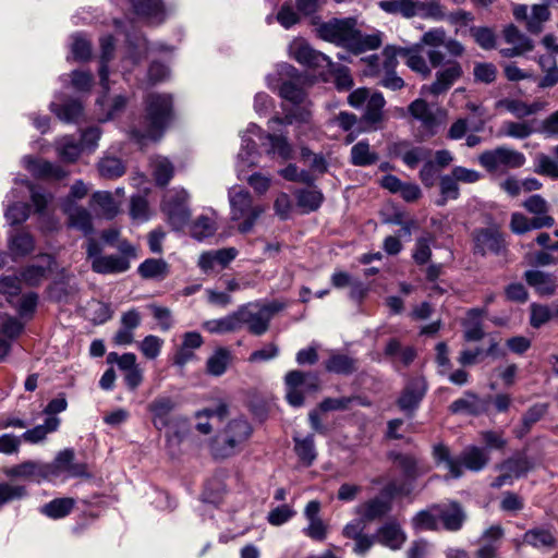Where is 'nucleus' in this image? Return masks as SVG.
Returning a JSON list of instances; mask_svg holds the SVG:
<instances>
[{"label": "nucleus", "instance_id": "56", "mask_svg": "<svg viewBox=\"0 0 558 558\" xmlns=\"http://www.w3.org/2000/svg\"><path fill=\"white\" fill-rule=\"evenodd\" d=\"M524 543L538 549H553L556 543L554 535L545 529H532L525 532Z\"/></svg>", "mask_w": 558, "mask_h": 558}, {"label": "nucleus", "instance_id": "1", "mask_svg": "<svg viewBox=\"0 0 558 558\" xmlns=\"http://www.w3.org/2000/svg\"><path fill=\"white\" fill-rule=\"evenodd\" d=\"M278 77L267 76V86L277 90L279 96L290 102L292 108L286 109L283 117H274L268 121V126L272 124L291 125L294 123L308 124L312 118V102L303 88V77L299 71L289 63H281L277 68Z\"/></svg>", "mask_w": 558, "mask_h": 558}, {"label": "nucleus", "instance_id": "29", "mask_svg": "<svg viewBox=\"0 0 558 558\" xmlns=\"http://www.w3.org/2000/svg\"><path fill=\"white\" fill-rule=\"evenodd\" d=\"M133 13L150 23H161L166 19L162 0H131Z\"/></svg>", "mask_w": 558, "mask_h": 558}, {"label": "nucleus", "instance_id": "58", "mask_svg": "<svg viewBox=\"0 0 558 558\" xmlns=\"http://www.w3.org/2000/svg\"><path fill=\"white\" fill-rule=\"evenodd\" d=\"M295 195L298 206L303 208L306 213L317 210L324 201L323 193L317 189L299 190Z\"/></svg>", "mask_w": 558, "mask_h": 558}, {"label": "nucleus", "instance_id": "55", "mask_svg": "<svg viewBox=\"0 0 558 558\" xmlns=\"http://www.w3.org/2000/svg\"><path fill=\"white\" fill-rule=\"evenodd\" d=\"M51 111L63 122H77L83 113V106L78 100H70L63 105L50 104Z\"/></svg>", "mask_w": 558, "mask_h": 558}, {"label": "nucleus", "instance_id": "45", "mask_svg": "<svg viewBox=\"0 0 558 558\" xmlns=\"http://www.w3.org/2000/svg\"><path fill=\"white\" fill-rule=\"evenodd\" d=\"M202 327L209 333L217 335L235 332L240 330V325L238 324L235 311L229 313L228 315L221 318L206 320L203 323Z\"/></svg>", "mask_w": 558, "mask_h": 558}, {"label": "nucleus", "instance_id": "64", "mask_svg": "<svg viewBox=\"0 0 558 558\" xmlns=\"http://www.w3.org/2000/svg\"><path fill=\"white\" fill-rule=\"evenodd\" d=\"M57 151L63 161L74 162L82 153V145L66 136L58 142Z\"/></svg>", "mask_w": 558, "mask_h": 558}, {"label": "nucleus", "instance_id": "25", "mask_svg": "<svg viewBox=\"0 0 558 558\" xmlns=\"http://www.w3.org/2000/svg\"><path fill=\"white\" fill-rule=\"evenodd\" d=\"M22 162L36 178L61 180L68 175V172L61 166L47 160L24 156Z\"/></svg>", "mask_w": 558, "mask_h": 558}, {"label": "nucleus", "instance_id": "19", "mask_svg": "<svg viewBox=\"0 0 558 558\" xmlns=\"http://www.w3.org/2000/svg\"><path fill=\"white\" fill-rule=\"evenodd\" d=\"M292 57L301 64L313 69L333 66L331 59L325 53L315 50L304 41H296L291 46Z\"/></svg>", "mask_w": 558, "mask_h": 558}, {"label": "nucleus", "instance_id": "39", "mask_svg": "<svg viewBox=\"0 0 558 558\" xmlns=\"http://www.w3.org/2000/svg\"><path fill=\"white\" fill-rule=\"evenodd\" d=\"M231 361L232 353L229 349L223 347L217 348L206 362V372L215 377L222 376Z\"/></svg>", "mask_w": 558, "mask_h": 558}, {"label": "nucleus", "instance_id": "59", "mask_svg": "<svg viewBox=\"0 0 558 558\" xmlns=\"http://www.w3.org/2000/svg\"><path fill=\"white\" fill-rule=\"evenodd\" d=\"M504 38L507 44L520 48L524 52H530L534 49L533 40L520 32L513 24L508 25L504 29Z\"/></svg>", "mask_w": 558, "mask_h": 558}, {"label": "nucleus", "instance_id": "27", "mask_svg": "<svg viewBox=\"0 0 558 558\" xmlns=\"http://www.w3.org/2000/svg\"><path fill=\"white\" fill-rule=\"evenodd\" d=\"M376 541L391 550L400 549L407 541V534L395 521H388L376 531Z\"/></svg>", "mask_w": 558, "mask_h": 558}, {"label": "nucleus", "instance_id": "23", "mask_svg": "<svg viewBox=\"0 0 558 558\" xmlns=\"http://www.w3.org/2000/svg\"><path fill=\"white\" fill-rule=\"evenodd\" d=\"M462 75V68L457 61H448L447 66L436 73V80L428 86H423L434 96L446 93Z\"/></svg>", "mask_w": 558, "mask_h": 558}, {"label": "nucleus", "instance_id": "44", "mask_svg": "<svg viewBox=\"0 0 558 558\" xmlns=\"http://www.w3.org/2000/svg\"><path fill=\"white\" fill-rule=\"evenodd\" d=\"M247 134H251L245 131V133L241 136V149L238 154V170H239V177H241V172L245 167H254L256 166V155H257V146L254 140L247 136Z\"/></svg>", "mask_w": 558, "mask_h": 558}, {"label": "nucleus", "instance_id": "63", "mask_svg": "<svg viewBox=\"0 0 558 558\" xmlns=\"http://www.w3.org/2000/svg\"><path fill=\"white\" fill-rule=\"evenodd\" d=\"M439 189L441 198L436 202L438 206H444L448 199H457L460 195L458 181L451 173L440 178Z\"/></svg>", "mask_w": 558, "mask_h": 558}, {"label": "nucleus", "instance_id": "14", "mask_svg": "<svg viewBox=\"0 0 558 558\" xmlns=\"http://www.w3.org/2000/svg\"><path fill=\"white\" fill-rule=\"evenodd\" d=\"M428 386L424 377L408 379L397 400L398 408L408 416H412L423 401Z\"/></svg>", "mask_w": 558, "mask_h": 558}, {"label": "nucleus", "instance_id": "2", "mask_svg": "<svg viewBox=\"0 0 558 558\" xmlns=\"http://www.w3.org/2000/svg\"><path fill=\"white\" fill-rule=\"evenodd\" d=\"M319 37L343 47L354 54L377 49L381 45V33L363 34L356 28L354 19H333L318 27Z\"/></svg>", "mask_w": 558, "mask_h": 558}, {"label": "nucleus", "instance_id": "31", "mask_svg": "<svg viewBox=\"0 0 558 558\" xmlns=\"http://www.w3.org/2000/svg\"><path fill=\"white\" fill-rule=\"evenodd\" d=\"M131 264L126 257H120L119 255H102L97 257L96 260L92 262V270L100 275H114L122 274L130 269Z\"/></svg>", "mask_w": 558, "mask_h": 558}, {"label": "nucleus", "instance_id": "21", "mask_svg": "<svg viewBox=\"0 0 558 558\" xmlns=\"http://www.w3.org/2000/svg\"><path fill=\"white\" fill-rule=\"evenodd\" d=\"M61 208L68 217V226L70 228L81 231L84 235L93 233L92 215L86 208L77 206L71 199H63Z\"/></svg>", "mask_w": 558, "mask_h": 558}, {"label": "nucleus", "instance_id": "57", "mask_svg": "<svg viewBox=\"0 0 558 558\" xmlns=\"http://www.w3.org/2000/svg\"><path fill=\"white\" fill-rule=\"evenodd\" d=\"M108 92H109V89L105 90L102 88V95H100L97 98V105L101 108L102 111L106 112V117H105L104 121L113 119L119 113H121L124 110L126 102H128V99L125 96L118 95L111 100L110 104H108V99H107Z\"/></svg>", "mask_w": 558, "mask_h": 558}, {"label": "nucleus", "instance_id": "40", "mask_svg": "<svg viewBox=\"0 0 558 558\" xmlns=\"http://www.w3.org/2000/svg\"><path fill=\"white\" fill-rule=\"evenodd\" d=\"M378 154L371 149L369 143L365 140L354 144L350 151V162L356 167H368L376 163Z\"/></svg>", "mask_w": 558, "mask_h": 558}, {"label": "nucleus", "instance_id": "43", "mask_svg": "<svg viewBox=\"0 0 558 558\" xmlns=\"http://www.w3.org/2000/svg\"><path fill=\"white\" fill-rule=\"evenodd\" d=\"M544 75L538 78L537 86L539 88H549L558 84V66L554 56H539L536 59Z\"/></svg>", "mask_w": 558, "mask_h": 558}, {"label": "nucleus", "instance_id": "3", "mask_svg": "<svg viewBox=\"0 0 558 558\" xmlns=\"http://www.w3.org/2000/svg\"><path fill=\"white\" fill-rule=\"evenodd\" d=\"M172 96L169 94H149L145 98V128L132 130V136L138 143L143 140L158 141L172 118Z\"/></svg>", "mask_w": 558, "mask_h": 558}, {"label": "nucleus", "instance_id": "18", "mask_svg": "<svg viewBox=\"0 0 558 558\" xmlns=\"http://www.w3.org/2000/svg\"><path fill=\"white\" fill-rule=\"evenodd\" d=\"M389 154L401 158L407 167L414 169L420 162L430 158L432 150L424 146H412L408 141H400L389 145Z\"/></svg>", "mask_w": 558, "mask_h": 558}, {"label": "nucleus", "instance_id": "60", "mask_svg": "<svg viewBox=\"0 0 558 558\" xmlns=\"http://www.w3.org/2000/svg\"><path fill=\"white\" fill-rule=\"evenodd\" d=\"M99 174L109 180L118 179L125 172V167L121 159L116 157H104L98 165Z\"/></svg>", "mask_w": 558, "mask_h": 558}, {"label": "nucleus", "instance_id": "46", "mask_svg": "<svg viewBox=\"0 0 558 558\" xmlns=\"http://www.w3.org/2000/svg\"><path fill=\"white\" fill-rule=\"evenodd\" d=\"M496 107L505 108L507 111L511 112L517 118L521 119L539 111L542 109V104H526L518 99L504 98L497 101Z\"/></svg>", "mask_w": 558, "mask_h": 558}, {"label": "nucleus", "instance_id": "50", "mask_svg": "<svg viewBox=\"0 0 558 558\" xmlns=\"http://www.w3.org/2000/svg\"><path fill=\"white\" fill-rule=\"evenodd\" d=\"M75 506V500L70 497L56 498L44 505L40 512L51 519H61L71 513Z\"/></svg>", "mask_w": 558, "mask_h": 558}, {"label": "nucleus", "instance_id": "61", "mask_svg": "<svg viewBox=\"0 0 558 558\" xmlns=\"http://www.w3.org/2000/svg\"><path fill=\"white\" fill-rule=\"evenodd\" d=\"M533 133V128L526 121L514 122V121H505L502 122L499 136H507L518 140L527 138Z\"/></svg>", "mask_w": 558, "mask_h": 558}, {"label": "nucleus", "instance_id": "42", "mask_svg": "<svg viewBox=\"0 0 558 558\" xmlns=\"http://www.w3.org/2000/svg\"><path fill=\"white\" fill-rule=\"evenodd\" d=\"M34 247V239L28 232L16 231L9 236V251L14 258L31 254Z\"/></svg>", "mask_w": 558, "mask_h": 558}, {"label": "nucleus", "instance_id": "10", "mask_svg": "<svg viewBox=\"0 0 558 558\" xmlns=\"http://www.w3.org/2000/svg\"><path fill=\"white\" fill-rule=\"evenodd\" d=\"M526 158L523 153L507 146L484 150L478 156L480 165L490 173L505 172L524 166Z\"/></svg>", "mask_w": 558, "mask_h": 558}, {"label": "nucleus", "instance_id": "30", "mask_svg": "<svg viewBox=\"0 0 558 558\" xmlns=\"http://www.w3.org/2000/svg\"><path fill=\"white\" fill-rule=\"evenodd\" d=\"M324 366L328 373L348 376L357 371L359 363L356 359L332 350L329 357L324 362Z\"/></svg>", "mask_w": 558, "mask_h": 558}, {"label": "nucleus", "instance_id": "16", "mask_svg": "<svg viewBox=\"0 0 558 558\" xmlns=\"http://www.w3.org/2000/svg\"><path fill=\"white\" fill-rule=\"evenodd\" d=\"M247 132L257 136L260 141H268L269 147L266 149L268 156L277 155L282 161H287L293 158V147L289 143L287 135L266 133L255 123H251L247 126Z\"/></svg>", "mask_w": 558, "mask_h": 558}, {"label": "nucleus", "instance_id": "28", "mask_svg": "<svg viewBox=\"0 0 558 558\" xmlns=\"http://www.w3.org/2000/svg\"><path fill=\"white\" fill-rule=\"evenodd\" d=\"M175 408V402L167 396H159L148 404L153 425L161 430L170 424V414Z\"/></svg>", "mask_w": 558, "mask_h": 558}, {"label": "nucleus", "instance_id": "33", "mask_svg": "<svg viewBox=\"0 0 558 558\" xmlns=\"http://www.w3.org/2000/svg\"><path fill=\"white\" fill-rule=\"evenodd\" d=\"M89 206L106 219H113L119 213V204L109 191L95 192L90 197Z\"/></svg>", "mask_w": 558, "mask_h": 558}, {"label": "nucleus", "instance_id": "13", "mask_svg": "<svg viewBox=\"0 0 558 558\" xmlns=\"http://www.w3.org/2000/svg\"><path fill=\"white\" fill-rule=\"evenodd\" d=\"M473 253L480 256L506 255L507 243L504 235L497 228H481L473 232Z\"/></svg>", "mask_w": 558, "mask_h": 558}, {"label": "nucleus", "instance_id": "7", "mask_svg": "<svg viewBox=\"0 0 558 558\" xmlns=\"http://www.w3.org/2000/svg\"><path fill=\"white\" fill-rule=\"evenodd\" d=\"M229 203L231 207V220L238 222L241 233L250 232L256 220L264 211V207L254 204L252 195L243 189L231 187L229 190Z\"/></svg>", "mask_w": 558, "mask_h": 558}, {"label": "nucleus", "instance_id": "52", "mask_svg": "<svg viewBox=\"0 0 558 558\" xmlns=\"http://www.w3.org/2000/svg\"><path fill=\"white\" fill-rule=\"evenodd\" d=\"M28 489L23 484L2 482L0 483V509L5 505L27 498Z\"/></svg>", "mask_w": 558, "mask_h": 558}, {"label": "nucleus", "instance_id": "22", "mask_svg": "<svg viewBox=\"0 0 558 558\" xmlns=\"http://www.w3.org/2000/svg\"><path fill=\"white\" fill-rule=\"evenodd\" d=\"M504 535V529L499 524L486 529L478 539L480 547L475 551V558H500L499 549Z\"/></svg>", "mask_w": 558, "mask_h": 558}, {"label": "nucleus", "instance_id": "34", "mask_svg": "<svg viewBox=\"0 0 558 558\" xmlns=\"http://www.w3.org/2000/svg\"><path fill=\"white\" fill-rule=\"evenodd\" d=\"M138 275L146 280L162 281L170 272L169 265L161 258H147L137 268Z\"/></svg>", "mask_w": 558, "mask_h": 558}, {"label": "nucleus", "instance_id": "20", "mask_svg": "<svg viewBox=\"0 0 558 558\" xmlns=\"http://www.w3.org/2000/svg\"><path fill=\"white\" fill-rule=\"evenodd\" d=\"M409 113L428 132L434 135L440 124L439 116L444 114L440 109L433 110L424 99H415L409 105Z\"/></svg>", "mask_w": 558, "mask_h": 558}, {"label": "nucleus", "instance_id": "48", "mask_svg": "<svg viewBox=\"0 0 558 558\" xmlns=\"http://www.w3.org/2000/svg\"><path fill=\"white\" fill-rule=\"evenodd\" d=\"M384 354L390 359H398L403 366H409L416 357L413 347H402L398 339H390L385 347Z\"/></svg>", "mask_w": 558, "mask_h": 558}, {"label": "nucleus", "instance_id": "17", "mask_svg": "<svg viewBox=\"0 0 558 558\" xmlns=\"http://www.w3.org/2000/svg\"><path fill=\"white\" fill-rule=\"evenodd\" d=\"M489 398H482L477 393L466 390L463 396L449 405L451 414H464L470 416H480L488 411Z\"/></svg>", "mask_w": 558, "mask_h": 558}, {"label": "nucleus", "instance_id": "24", "mask_svg": "<svg viewBox=\"0 0 558 558\" xmlns=\"http://www.w3.org/2000/svg\"><path fill=\"white\" fill-rule=\"evenodd\" d=\"M433 509L438 512L439 521L447 531L457 532L461 530L466 514L461 505L457 501L449 504H434Z\"/></svg>", "mask_w": 558, "mask_h": 558}, {"label": "nucleus", "instance_id": "49", "mask_svg": "<svg viewBox=\"0 0 558 558\" xmlns=\"http://www.w3.org/2000/svg\"><path fill=\"white\" fill-rule=\"evenodd\" d=\"M385 98L380 93H374L367 100L363 120L365 123L375 126L383 121L385 107Z\"/></svg>", "mask_w": 558, "mask_h": 558}, {"label": "nucleus", "instance_id": "37", "mask_svg": "<svg viewBox=\"0 0 558 558\" xmlns=\"http://www.w3.org/2000/svg\"><path fill=\"white\" fill-rule=\"evenodd\" d=\"M60 418L57 416H48L44 424L37 425L27 429L21 435V439L29 444H39L44 441L48 434L56 432L59 428Z\"/></svg>", "mask_w": 558, "mask_h": 558}, {"label": "nucleus", "instance_id": "11", "mask_svg": "<svg viewBox=\"0 0 558 558\" xmlns=\"http://www.w3.org/2000/svg\"><path fill=\"white\" fill-rule=\"evenodd\" d=\"M190 194L184 189L169 191L162 199L161 210L167 216L170 226L179 231L182 230L191 218V210L187 206Z\"/></svg>", "mask_w": 558, "mask_h": 558}, {"label": "nucleus", "instance_id": "62", "mask_svg": "<svg viewBox=\"0 0 558 558\" xmlns=\"http://www.w3.org/2000/svg\"><path fill=\"white\" fill-rule=\"evenodd\" d=\"M217 230L216 222L208 216H199L190 228L192 238L202 241L215 234Z\"/></svg>", "mask_w": 558, "mask_h": 558}, {"label": "nucleus", "instance_id": "38", "mask_svg": "<svg viewBox=\"0 0 558 558\" xmlns=\"http://www.w3.org/2000/svg\"><path fill=\"white\" fill-rule=\"evenodd\" d=\"M100 48H101L100 66H99L100 86L105 90H108L109 89L108 63L113 58L114 38L111 35H106V36L101 37L100 38Z\"/></svg>", "mask_w": 558, "mask_h": 558}, {"label": "nucleus", "instance_id": "6", "mask_svg": "<svg viewBox=\"0 0 558 558\" xmlns=\"http://www.w3.org/2000/svg\"><path fill=\"white\" fill-rule=\"evenodd\" d=\"M280 310L281 305L276 302L254 301L240 305L235 314L240 329L246 326L250 333L262 336L268 331L272 316Z\"/></svg>", "mask_w": 558, "mask_h": 558}, {"label": "nucleus", "instance_id": "51", "mask_svg": "<svg viewBox=\"0 0 558 558\" xmlns=\"http://www.w3.org/2000/svg\"><path fill=\"white\" fill-rule=\"evenodd\" d=\"M294 451L300 461L305 465L310 466L315 461L317 453L315 449V441L313 435H307L304 438L293 437Z\"/></svg>", "mask_w": 558, "mask_h": 558}, {"label": "nucleus", "instance_id": "9", "mask_svg": "<svg viewBox=\"0 0 558 558\" xmlns=\"http://www.w3.org/2000/svg\"><path fill=\"white\" fill-rule=\"evenodd\" d=\"M422 43L430 49L427 52L429 63L433 68H438L445 61V54L440 47H444L451 57H460L464 52V47L460 41L453 38H447L446 32L441 27L433 28L422 36Z\"/></svg>", "mask_w": 558, "mask_h": 558}, {"label": "nucleus", "instance_id": "12", "mask_svg": "<svg viewBox=\"0 0 558 558\" xmlns=\"http://www.w3.org/2000/svg\"><path fill=\"white\" fill-rule=\"evenodd\" d=\"M74 458L75 454L72 449H64L56 456L53 461L46 462L48 482L86 476V465L74 462Z\"/></svg>", "mask_w": 558, "mask_h": 558}, {"label": "nucleus", "instance_id": "8", "mask_svg": "<svg viewBox=\"0 0 558 558\" xmlns=\"http://www.w3.org/2000/svg\"><path fill=\"white\" fill-rule=\"evenodd\" d=\"M286 399L294 408L304 404L305 393L319 389V377L314 372L290 371L284 376Z\"/></svg>", "mask_w": 558, "mask_h": 558}, {"label": "nucleus", "instance_id": "26", "mask_svg": "<svg viewBox=\"0 0 558 558\" xmlns=\"http://www.w3.org/2000/svg\"><path fill=\"white\" fill-rule=\"evenodd\" d=\"M392 510V504L389 499L376 496L355 507V513L365 522L381 520Z\"/></svg>", "mask_w": 558, "mask_h": 558}, {"label": "nucleus", "instance_id": "5", "mask_svg": "<svg viewBox=\"0 0 558 558\" xmlns=\"http://www.w3.org/2000/svg\"><path fill=\"white\" fill-rule=\"evenodd\" d=\"M253 426L244 417H235L214 437L210 451L216 459H227L241 452L252 437Z\"/></svg>", "mask_w": 558, "mask_h": 558}, {"label": "nucleus", "instance_id": "32", "mask_svg": "<svg viewBox=\"0 0 558 558\" xmlns=\"http://www.w3.org/2000/svg\"><path fill=\"white\" fill-rule=\"evenodd\" d=\"M524 279L542 296H550L557 289L556 278L551 274L541 270H526Z\"/></svg>", "mask_w": 558, "mask_h": 558}, {"label": "nucleus", "instance_id": "53", "mask_svg": "<svg viewBox=\"0 0 558 558\" xmlns=\"http://www.w3.org/2000/svg\"><path fill=\"white\" fill-rule=\"evenodd\" d=\"M550 11L546 4H534L531 8L529 19L526 21V29L531 34H539L544 29V24L549 21Z\"/></svg>", "mask_w": 558, "mask_h": 558}, {"label": "nucleus", "instance_id": "15", "mask_svg": "<svg viewBox=\"0 0 558 558\" xmlns=\"http://www.w3.org/2000/svg\"><path fill=\"white\" fill-rule=\"evenodd\" d=\"M3 474L11 480H22L40 484L48 482L46 462L40 460H26L3 470Z\"/></svg>", "mask_w": 558, "mask_h": 558}, {"label": "nucleus", "instance_id": "54", "mask_svg": "<svg viewBox=\"0 0 558 558\" xmlns=\"http://www.w3.org/2000/svg\"><path fill=\"white\" fill-rule=\"evenodd\" d=\"M412 527L415 531H437L439 529L438 512L433 509V505L427 509L418 511L412 518Z\"/></svg>", "mask_w": 558, "mask_h": 558}, {"label": "nucleus", "instance_id": "4", "mask_svg": "<svg viewBox=\"0 0 558 558\" xmlns=\"http://www.w3.org/2000/svg\"><path fill=\"white\" fill-rule=\"evenodd\" d=\"M433 457L437 464H446L451 478L461 477L463 468L472 472H480L489 462L488 451L477 446H468L458 458H452L447 446L437 444L433 447Z\"/></svg>", "mask_w": 558, "mask_h": 558}, {"label": "nucleus", "instance_id": "47", "mask_svg": "<svg viewBox=\"0 0 558 558\" xmlns=\"http://www.w3.org/2000/svg\"><path fill=\"white\" fill-rule=\"evenodd\" d=\"M533 468L530 459L522 453L514 454L497 465V470L507 471L511 477L524 476Z\"/></svg>", "mask_w": 558, "mask_h": 558}, {"label": "nucleus", "instance_id": "35", "mask_svg": "<svg viewBox=\"0 0 558 558\" xmlns=\"http://www.w3.org/2000/svg\"><path fill=\"white\" fill-rule=\"evenodd\" d=\"M39 264L28 265L22 272V280L28 286H38L47 276L53 262L50 255H43Z\"/></svg>", "mask_w": 558, "mask_h": 558}, {"label": "nucleus", "instance_id": "36", "mask_svg": "<svg viewBox=\"0 0 558 558\" xmlns=\"http://www.w3.org/2000/svg\"><path fill=\"white\" fill-rule=\"evenodd\" d=\"M423 45L421 40L410 47H403V58L407 59V65L412 71L427 77L430 74V69L422 56Z\"/></svg>", "mask_w": 558, "mask_h": 558}, {"label": "nucleus", "instance_id": "41", "mask_svg": "<svg viewBox=\"0 0 558 558\" xmlns=\"http://www.w3.org/2000/svg\"><path fill=\"white\" fill-rule=\"evenodd\" d=\"M547 410L546 403H536L530 407L522 416L521 425L513 430L515 437L521 439L526 436L532 426L547 413Z\"/></svg>", "mask_w": 558, "mask_h": 558}]
</instances>
